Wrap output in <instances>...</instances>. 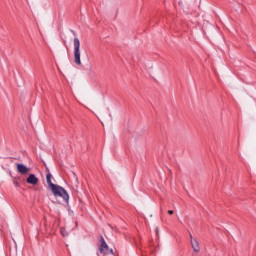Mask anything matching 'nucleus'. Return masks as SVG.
<instances>
[{
    "label": "nucleus",
    "mask_w": 256,
    "mask_h": 256,
    "mask_svg": "<svg viewBox=\"0 0 256 256\" xmlns=\"http://www.w3.org/2000/svg\"><path fill=\"white\" fill-rule=\"evenodd\" d=\"M51 177V173L48 172L46 175V183H48V186L51 189L54 197H61L66 203H69V194L67 193V190L57 184H53Z\"/></svg>",
    "instance_id": "f257e3e1"
},
{
    "label": "nucleus",
    "mask_w": 256,
    "mask_h": 256,
    "mask_svg": "<svg viewBox=\"0 0 256 256\" xmlns=\"http://www.w3.org/2000/svg\"><path fill=\"white\" fill-rule=\"evenodd\" d=\"M74 63L81 65V41L74 38Z\"/></svg>",
    "instance_id": "f03ea898"
},
{
    "label": "nucleus",
    "mask_w": 256,
    "mask_h": 256,
    "mask_svg": "<svg viewBox=\"0 0 256 256\" xmlns=\"http://www.w3.org/2000/svg\"><path fill=\"white\" fill-rule=\"evenodd\" d=\"M99 251L100 253H102V255H109V253L113 255V249L109 250V246H107V243L105 242V238L103 237H101V245L99 247Z\"/></svg>",
    "instance_id": "7ed1b4c3"
},
{
    "label": "nucleus",
    "mask_w": 256,
    "mask_h": 256,
    "mask_svg": "<svg viewBox=\"0 0 256 256\" xmlns=\"http://www.w3.org/2000/svg\"><path fill=\"white\" fill-rule=\"evenodd\" d=\"M16 169L20 175H27V173H29V168H27V166L24 164H17Z\"/></svg>",
    "instance_id": "20e7f679"
},
{
    "label": "nucleus",
    "mask_w": 256,
    "mask_h": 256,
    "mask_svg": "<svg viewBox=\"0 0 256 256\" xmlns=\"http://www.w3.org/2000/svg\"><path fill=\"white\" fill-rule=\"evenodd\" d=\"M29 185H37L39 183V178L35 176V174H30L26 180Z\"/></svg>",
    "instance_id": "39448f33"
},
{
    "label": "nucleus",
    "mask_w": 256,
    "mask_h": 256,
    "mask_svg": "<svg viewBox=\"0 0 256 256\" xmlns=\"http://www.w3.org/2000/svg\"><path fill=\"white\" fill-rule=\"evenodd\" d=\"M191 247L194 253H199L201 251V246L199 245V241L197 239H192Z\"/></svg>",
    "instance_id": "423d86ee"
},
{
    "label": "nucleus",
    "mask_w": 256,
    "mask_h": 256,
    "mask_svg": "<svg viewBox=\"0 0 256 256\" xmlns=\"http://www.w3.org/2000/svg\"><path fill=\"white\" fill-rule=\"evenodd\" d=\"M60 233L62 237H67L69 233H67V230L65 228H60Z\"/></svg>",
    "instance_id": "0eeeda50"
},
{
    "label": "nucleus",
    "mask_w": 256,
    "mask_h": 256,
    "mask_svg": "<svg viewBox=\"0 0 256 256\" xmlns=\"http://www.w3.org/2000/svg\"><path fill=\"white\" fill-rule=\"evenodd\" d=\"M189 237H190V243H192V242H193V239H196V238H194V237H193V235H192V234H189Z\"/></svg>",
    "instance_id": "6e6552de"
},
{
    "label": "nucleus",
    "mask_w": 256,
    "mask_h": 256,
    "mask_svg": "<svg viewBox=\"0 0 256 256\" xmlns=\"http://www.w3.org/2000/svg\"><path fill=\"white\" fill-rule=\"evenodd\" d=\"M174 211L173 210H168V215H173Z\"/></svg>",
    "instance_id": "1a4fd4ad"
}]
</instances>
